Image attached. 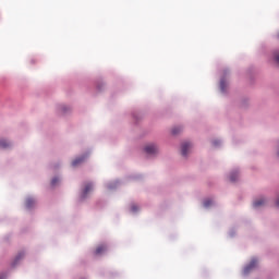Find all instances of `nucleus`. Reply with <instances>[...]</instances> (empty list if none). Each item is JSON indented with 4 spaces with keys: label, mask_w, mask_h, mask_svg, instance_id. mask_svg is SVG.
Returning a JSON list of instances; mask_svg holds the SVG:
<instances>
[{
    "label": "nucleus",
    "mask_w": 279,
    "mask_h": 279,
    "mask_svg": "<svg viewBox=\"0 0 279 279\" xmlns=\"http://www.w3.org/2000/svg\"><path fill=\"white\" fill-rule=\"evenodd\" d=\"M192 144L190 142H184L181 145V154L182 156H187L189 155V149H191Z\"/></svg>",
    "instance_id": "1"
},
{
    "label": "nucleus",
    "mask_w": 279,
    "mask_h": 279,
    "mask_svg": "<svg viewBox=\"0 0 279 279\" xmlns=\"http://www.w3.org/2000/svg\"><path fill=\"white\" fill-rule=\"evenodd\" d=\"M10 142H8L7 140H0V148L1 149H8L10 147Z\"/></svg>",
    "instance_id": "8"
},
{
    "label": "nucleus",
    "mask_w": 279,
    "mask_h": 279,
    "mask_svg": "<svg viewBox=\"0 0 279 279\" xmlns=\"http://www.w3.org/2000/svg\"><path fill=\"white\" fill-rule=\"evenodd\" d=\"M214 145H217V142H214Z\"/></svg>",
    "instance_id": "19"
},
{
    "label": "nucleus",
    "mask_w": 279,
    "mask_h": 279,
    "mask_svg": "<svg viewBox=\"0 0 279 279\" xmlns=\"http://www.w3.org/2000/svg\"><path fill=\"white\" fill-rule=\"evenodd\" d=\"M106 250H107V247L104 244L97 246L96 251H95L96 256H99L100 254H104V252H106Z\"/></svg>",
    "instance_id": "5"
},
{
    "label": "nucleus",
    "mask_w": 279,
    "mask_h": 279,
    "mask_svg": "<svg viewBox=\"0 0 279 279\" xmlns=\"http://www.w3.org/2000/svg\"><path fill=\"white\" fill-rule=\"evenodd\" d=\"M236 178H239V172H232L230 174V182H236Z\"/></svg>",
    "instance_id": "10"
},
{
    "label": "nucleus",
    "mask_w": 279,
    "mask_h": 279,
    "mask_svg": "<svg viewBox=\"0 0 279 279\" xmlns=\"http://www.w3.org/2000/svg\"><path fill=\"white\" fill-rule=\"evenodd\" d=\"M256 265H258V259L253 258L251 263L244 268V274H248L250 271H252V269H254Z\"/></svg>",
    "instance_id": "2"
},
{
    "label": "nucleus",
    "mask_w": 279,
    "mask_h": 279,
    "mask_svg": "<svg viewBox=\"0 0 279 279\" xmlns=\"http://www.w3.org/2000/svg\"><path fill=\"white\" fill-rule=\"evenodd\" d=\"M276 207L279 208V198L276 201Z\"/></svg>",
    "instance_id": "17"
},
{
    "label": "nucleus",
    "mask_w": 279,
    "mask_h": 279,
    "mask_svg": "<svg viewBox=\"0 0 279 279\" xmlns=\"http://www.w3.org/2000/svg\"><path fill=\"white\" fill-rule=\"evenodd\" d=\"M86 160V156L78 157L72 161V167H77L78 165H82Z\"/></svg>",
    "instance_id": "4"
},
{
    "label": "nucleus",
    "mask_w": 279,
    "mask_h": 279,
    "mask_svg": "<svg viewBox=\"0 0 279 279\" xmlns=\"http://www.w3.org/2000/svg\"><path fill=\"white\" fill-rule=\"evenodd\" d=\"M0 279H5V276H0Z\"/></svg>",
    "instance_id": "18"
},
{
    "label": "nucleus",
    "mask_w": 279,
    "mask_h": 279,
    "mask_svg": "<svg viewBox=\"0 0 279 279\" xmlns=\"http://www.w3.org/2000/svg\"><path fill=\"white\" fill-rule=\"evenodd\" d=\"M144 149H145L146 154H149V155L156 154V151H158V147L154 144L147 145Z\"/></svg>",
    "instance_id": "3"
},
{
    "label": "nucleus",
    "mask_w": 279,
    "mask_h": 279,
    "mask_svg": "<svg viewBox=\"0 0 279 279\" xmlns=\"http://www.w3.org/2000/svg\"><path fill=\"white\" fill-rule=\"evenodd\" d=\"M58 182H60V179L54 178V179H52V181H51V185H52V186H56V184H58Z\"/></svg>",
    "instance_id": "13"
},
{
    "label": "nucleus",
    "mask_w": 279,
    "mask_h": 279,
    "mask_svg": "<svg viewBox=\"0 0 279 279\" xmlns=\"http://www.w3.org/2000/svg\"><path fill=\"white\" fill-rule=\"evenodd\" d=\"M220 90H222V93H226V81L220 82Z\"/></svg>",
    "instance_id": "12"
},
{
    "label": "nucleus",
    "mask_w": 279,
    "mask_h": 279,
    "mask_svg": "<svg viewBox=\"0 0 279 279\" xmlns=\"http://www.w3.org/2000/svg\"><path fill=\"white\" fill-rule=\"evenodd\" d=\"M278 38H279V33H278Z\"/></svg>",
    "instance_id": "20"
},
{
    "label": "nucleus",
    "mask_w": 279,
    "mask_h": 279,
    "mask_svg": "<svg viewBox=\"0 0 279 279\" xmlns=\"http://www.w3.org/2000/svg\"><path fill=\"white\" fill-rule=\"evenodd\" d=\"M90 191H93V184L92 183H87L85 185L84 191H83V197H86V195H88V193H90Z\"/></svg>",
    "instance_id": "6"
},
{
    "label": "nucleus",
    "mask_w": 279,
    "mask_h": 279,
    "mask_svg": "<svg viewBox=\"0 0 279 279\" xmlns=\"http://www.w3.org/2000/svg\"><path fill=\"white\" fill-rule=\"evenodd\" d=\"M209 206H213V201L206 199V201L204 202V207H205V208H208Z\"/></svg>",
    "instance_id": "11"
},
{
    "label": "nucleus",
    "mask_w": 279,
    "mask_h": 279,
    "mask_svg": "<svg viewBox=\"0 0 279 279\" xmlns=\"http://www.w3.org/2000/svg\"><path fill=\"white\" fill-rule=\"evenodd\" d=\"M131 210H132V213H136V210H138V207H136V205H132Z\"/></svg>",
    "instance_id": "15"
},
{
    "label": "nucleus",
    "mask_w": 279,
    "mask_h": 279,
    "mask_svg": "<svg viewBox=\"0 0 279 279\" xmlns=\"http://www.w3.org/2000/svg\"><path fill=\"white\" fill-rule=\"evenodd\" d=\"M275 61L279 65V51L275 52Z\"/></svg>",
    "instance_id": "14"
},
{
    "label": "nucleus",
    "mask_w": 279,
    "mask_h": 279,
    "mask_svg": "<svg viewBox=\"0 0 279 279\" xmlns=\"http://www.w3.org/2000/svg\"><path fill=\"white\" fill-rule=\"evenodd\" d=\"M34 204H36V201H34V198H27L25 202L26 208H32Z\"/></svg>",
    "instance_id": "9"
},
{
    "label": "nucleus",
    "mask_w": 279,
    "mask_h": 279,
    "mask_svg": "<svg viewBox=\"0 0 279 279\" xmlns=\"http://www.w3.org/2000/svg\"><path fill=\"white\" fill-rule=\"evenodd\" d=\"M254 208H260V206H265V198H259L253 203Z\"/></svg>",
    "instance_id": "7"
},
{
    "label": "nucleus",
    "mask_w": 279,
    "mask_h": 279,
    "mask_svg": "<svg viewBox=\"0 0 279 279\" xmlns=\"http://www.w3.org/2000/svg\"><path fill=\"white\" fill-rule=\"evenodd\" d=\"M180 128L178 129V128H174L173 130H172V134H178V132H180Z\"/></svg>",
    "instance_id": "16"
}]
</instances>
